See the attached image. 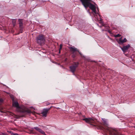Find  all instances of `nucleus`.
<instances>
[{"label": "nucleus", "mask_w": 135, "mask_h": 135, "mask_svg": "<svg viewBox=\"0 0 135 135\" xmlns=\"http://www.w3.org/2000/svg\"><path fill=\"white\" fill-rule=\"evenodd\" d=\"M103 125L105 127V129L110 135H121L115 129H113L108 127V124L107 119L104 118L102 119Z\"/></svg>", "instance_id": "f257e3e1"}, {"label": "nucleus", "mask_w": 135, "mask_h": 135, "mask_svg": "<svg viewBox=\"0 0 135 135\" xmlns=\"http://www.w3.org/2000/svg\"><path fill=\"white\" fill-rule=\"evenodd\" d=\"M80 1L85 7L86 8L89 7L95 14H96V7L95 5L91 3V0H80Z\"/></svg>", "instance_id": "f03ea898"}, {"label": "nucleus", "mask_w": 135, "mask_h": 135, "mask_svg": "<svg viewBox=\"0 0 135 135\" xmlns=\"http://www.w3.org/2000/svg\"><path fill=\"white\" fill-rule=\"evenodd\" d=\"M12 105L13 107L16 108V110L18 112L27 113H33L30 110L27 109L21 108L19 106L18 103L17 101H14V100L12 101Z\"/></svg>", "instance_id": "7ed1b4c3"}, {"label": "nucleus", "mask_w": 135, "mask_h": 135, "mask_svg": "<svg viewBox=\"0 0 135 135\" xmlns=\"http://www.w3.org/2000/svg\"><path fill=\"white\" fill-rule=\"evenodd\" d=\"M37 42L38 44L41 45L44 44L45 40V37L43 35H40L36 38Z\"/></svg>", "instance_id": "20e7f679"}, {"label": "nucleus", "mask_w": 135, "mask_h": 135, "mask_svg": "<svg viewBox=\"0 0 135 135\" xmlns=\"http://www.w3.org/2000/svg\"><path fill=\"white\" fill-rule=\"evenodd\" d=\"M78 65L79 63L78 62H74L72 65L70 67L71 71L73 73H74L76 68L78 66Z\"/></svg>", "instance_id": "39448f33"}, {"label": "nucleus", "mask_w": 135, "mask_h": 135, "mask_svg": "<svg viewBox=\"0 0 135 135\" xmlns=\"http://www.w3.org/2000/svg\"><path fill=\"white\" fill-rule=\"evenodd\" d=\"M83 120H85L86 123L89 124L94 123L95 122L94 120L91 118H86L83 119Z\"/></svg>", "instance_id": "423d86ee"}, {"label": "nucleus", "mask_w": 135, "mask_h": 135, "mask_svg": "<svg viewBox=\"0 0 135 135\" xmlns=\"http://www.w3.org/2000/svg\"><path fill=\"white\" fill-rule=\"evenodd\" d=\"M52 107L49 108H45L43 109V111L42 112L41 114L43 116L45 117L47 116V114L48 111Z\"/></svg>", "instance_id": "0eeeda50"}, {"label": "nucleus", "mask_w": 135, "mask_h": 135, "mask_svg": "<svg viewBox=\"0 0 135 135\" xmlns=\"http://www.w3.org/2000/svg\"><path fill=\"white\" fill-rule=\"evenodd\" d=\"M32 129H35L36 131L39 132L42 134L44 135H45V132L43 131L41 129L37 127H34L33 128H32Z\"/></svg>", "instance_id": "6e6552de"}, {"label": "nucleus", "mask_w": 135, "mask_h": 135, "mask_svg": "<svg viewBox=\"0 0 135 135\" xmlns=\"http://www.w3.org/2000/svg\"><path fill=\"white\" fill-rule=\"evenodd\" d=\"M70 51L72 52V54L74 53L76 51L79 52L78 50L74 47H69Z\"/></svg>", "instance_id": "1a4fd4ad"}, {"label": "nucleus", "mask_w": 135, "mask_h": 135, "mask_svg": "<svg viewBox=\"0 0 135 135\" xmlns=\"http://www.w3.org/2000/svg\"><path fill=\"white\" fill-rule=\"evenodd\" d=\"M130 47V45L128 44L126 46H123L121 48V49L123 52H126Z\"/></svg>", "instance_id": "9d476101"}, {"label": "nucleus", "mask_w": 135, "mask_h": 135, "mask_svg": "<svg viewBox=\"0 0 135 135\" xmlns=\"http://www.w3.org/2000/svg\"><path fill=\"white\" fill-rule=\"evenodd\" d=\"M122 37L120 38L119 41H118V42L119 44H122L125 42H127V40L126 38H124L123 40H122Z\"/></svg>", "instance_id": "9b49d317"}, {"label": "nucleus", "mask_w": 135, "mask_h": 135, "mask_svg": "<svg viewBox=\"0 0 135 135\" xmlns=\"http://www.w3.org/2000/svg\"><path fill=\"white\" fill-rule=\"evenodd\" d=\"M18 22L20 27L21 28H22L23 26L22 20L21 19H19Z\"/></svg>", "instance_id": "f8f14e48"}, {"label": "nucleus", "mask_w": 135, "mask_h": 135, "mask_svg": "<svg viewBox=\"0 0 135 135\" xmlns=\"http://www.w3.org/2000/svg\"><path fill=\"white\" fill-rule=\"evenodd\" d=\"M12 23L13 26H15L16 24V20L15 19H13L12 21Z\"/></svg>", "instance_id": "ddd939ff"}, {"label": "nucleus", "mask_w": 135, "mask_h": 135, "mask_svg": "<svg viewBox=\"0 0 135 135\" xmlns=\"http://www.w3.org/2000/svg\"><path fill=\"white\" fill-rule=\"evenodd\" d=\"M97 11H96V13H97L96 14H95V15H95V16H97V14H98L99 15V16L100 17V15L99 14V8H98V7H97Z\"/></svg>", "instance_id": "4468645a"}, {"label": "nucleus", "mask_w": 135, "mask_h": 135, "mask_svg": "<svg viewBox=\"0 0 135 135\" xmlns=\"http://www.w3.org/2000/svg\"><path fill=\"white\" fill-rule=\"evenodd\" d=\"M10 96L11 98L12 99V101L14 100V98L13 96L12 95H10Z\"/></svg>", "instance_id": "2eb2a0df"}, {"label": "nucleus", "mask_w": 135, "mask_h": 135, "mask_svg": "<svg viewBox=\"0 0 135 135\" xmlns=\"http://www.w3.org/2000/svg\"><path fill=\"white\" fill-rule=\"evenodd\" d=\"M121 36V35H120L119 34H118L117 35H116L114 36V37H120Z\"/></svg>", "instance_id": "dca6fc26"}, {"label": "nucleus", "mask_w": 135, "mask_h": 135, "mask_svg": "<svg viewBox=\"0 0 135 135\" xmlns=\"http://www.w3.org/2000/svg\"><path fill=\"white\" fill-rule=\"evenodd\" d=\"M62 44H61L60 46V48H59V50H61L62 48Z\"/></svg>", "instance_id": "f3484780"}, {"label": "nucleus", "mask_w": 135, "mask_h": 135, "mask_svg": "<svg viewBox=\"0 0 135 135\" xmlns=\"http://www.w3.org/2000/svg\"><path fill=\"white\" fill-rule=\"evenodd\" d=\"M12 134V135H18L17 133H13Z\"/></svg>", "instance_id": "a211bd4d"}, {"label": "nucleus", "mask_w": 135, "mask_h": 135, "mask_svg": "<svg viewBox=\"0 0 135 135\" xmlns=\"http://www.w3.org/2000/svg\"><path fill=\"white\" fill-rule=\"evenodd\" d=\"M73 55L72 56V57L73 58H74L75 56V55L74 54V53H73Z\"/></svg>", "instance_id": "6ab92c4d"}, {"label": "nucleus", "mask_w": 135, "mask_h": 135, "mask_svg": "<svg viewBox=\"0 0 135 135\" xmlns=\"http://www.w3.org/2000/svg\"><path fill=\"white\" fill-rule=\"evenodd\" d=\"M3 101V100L2 99H0V102H1V103Z\"/></svg>", "instance_id": "aec40b11"}, {"label": "nucleus", "mask_w": 135, "mask_h": 135, "mask_svg": "<svg viewBox=\"0 0 135 135\" xmlns=\"http://www.w3.org/2000/svg\"><path fill=\"white\" fill-rule=\"evenodd\" d=\"M50 104V103L48 102L47 103V105H48L49 104Z\"/></svg>", "instance_id": "412c9836"}, {"label": "nucleus", "mask_w": 135, "mask_h": 135, "mask_svg": "<svg viewBox=\"0 0 135 135\" xmlns=\"http://www.w3.org/2000/svg\"><path fill=\"white\" fill-rule=\"evenodd\" d=\"M60 50H59V53H60Z\"/></svg>", "instance_id": "4be33fe9"}, {"label": "nucleus", "mask_w": 135, "mask_h": 135, "mask_svg": "<svg viewBox=\"0 0 135 135\" xmlns=\"http://www.w3.org/2000/svg\"><path fill=\"white\" fill-rule=\"evenodd\" d=\"M4 133H2V135H4Z\"/></svg>", "instance_id": "5701e85b"}, {"label": "nucleus", "mask_w": 135, "mask_h": 135, "mask_svg": "<svg viewBox=\"0 0 135 135\" xmlns=\"http://www.w3.org/2000/svg\"><path fill=\"white\" fill-rule=\"evenodd\" d=\"M78 52L81 55V53H80V52Z\"/></svg>", "instance_id": "b1692460"}, {"label": "nucleus", "mask_w": 135, "mask_h": 135, "mask_svg": "<svg viewBox=\"0 0 135 135\" xmlns=\"http://www.w3.org/2000/svg\"><path fill=\"white\" fill-rule=\"evenodd\" d=\"M41 126L43 127V126Z\"/></svg>", "instance_id": "393cba45"}]
</instances>
